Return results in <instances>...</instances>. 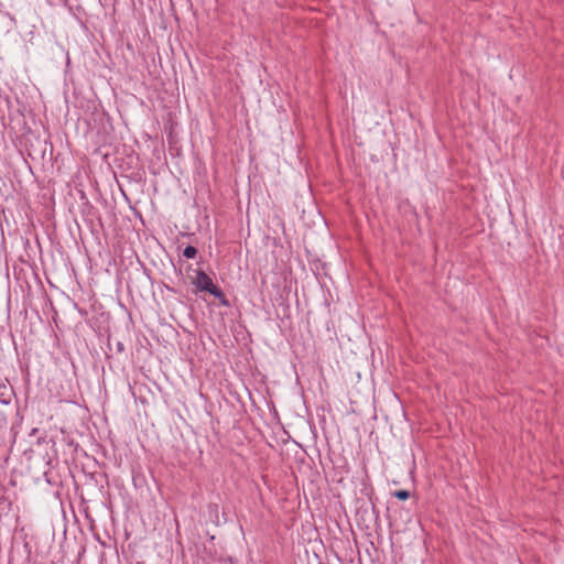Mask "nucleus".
I'll list each match as a JSON object with an SVG mask.
<instances>
[{
    "mask_svg": "<svg viewBox=\"0 0 564 564\" xmlns=\"http://www.w3.org/2000/svg\"><path fill=\"white\" fill-rule=\"evenodd\" d=\"M116 350H117V352H119V354L123 352V351H124V345H123V343H121V341H117V343H116Z\"/></svg>",
    "mask_w": 564,
    "mask_h": 564,
    "instance_id": "obj_6",
    "label": "nucleus"
},
{
    "mask_svg": "<svg viewBox=\"0 0 564 564\" xmlns=\"http://www.w3.org/2000/svg\"><path fill=\"white\" fill-rule=\"evenodd\" d=\"M192 284L195 286L196 293L207 292L217 299L221 306H230V302L224 291L213 282L212 278L204 270H196V274L192 280Z\"/></svg>",
    "mask_w": 564,
    "mask_h": 564,
    "instance_id": "obj_1",
    "label": "nucleus"
},
{
    "mask_svg": "<svg viewBox=\"0 0 564 564\" xmlns=\"http://www.w3.org/2000/svg\"><path fill=\"white\" fill-rule=\"evenodd\" d=\"M14 395V391L12 386L8 381H0V403L10 404L12 398Z\"/></svg>",
    "mask_w": 564,
    "mask_h": 564,
    "instance_id": "obj_2",
    "label": "nucleus"
},
{
    "mask_svg": "<svg viewBox=\"0 0 564 564\" xmlns=\"http://www.w3.org/2000/svg\"><path fill=\"white\" fill-rule=\"evenodd\" d=\"M44 477H45V479H46L47 484H50V485H54V486H57V485H58L57 480L53 478L52 473H50V471H45V473H44Z\"/></svg>",
    "mask_w": 564,
    "mask_h": 564,
    "instance_id": "obj_5",
    "label": "nucleus"
},
{
    "mask_svg": "<svg viewBox=\"0 0 564 564\" xmlns=\"http://www.w3.org/2000/svg\"><path fill=\"white\" fill-rule=\"evenodd\" d=\"M197 253H198V250L194 246H187L183 250V256L186 259H194L197 256Z\"/></svg>",
    "mask_w": 564,
    "mask_h": 564,
    "instance_id": "obj_3",
    "label": "nucleus"
},
{
    "mask_svg": "<svg viewBox=\"0 0 564 564\" xmlns=\"http://www.w3.org/2000/svg\"><path fill=\"white\" fill-rule=\"evenodd\" d=\"M392 495H393V497H395L399 500H406L411 496L410 491L406 489L395 490Z\"/></svg>",
    "mask_w": 564,
    "mask_h": 564,
    "instance_id": "obj_4",
    "label": "nucleus"
}]
</instances>
